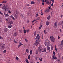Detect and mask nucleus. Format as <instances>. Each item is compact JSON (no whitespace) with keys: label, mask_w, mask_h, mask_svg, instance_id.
<instances>
[{"label":"nucleus","mask_w":63,"mask_h":63,"mask_svg":"<svg viewBox=\"0 0 63 63\" xmlns=\"http://www.w3.org/2000/svg\"><path fill=\"white\" fill-rule=\"evenodd\" d=\"M4 31L5 32H7L8 31V29L5 28L4 29Z\"/></svg>","instance_id":"12"},{"label":"nucleus","mask_w":63,"mask_h":63,"mask_svg":"<svg viewBox=\"0 0 63 63\" xmlns=\"http://www.w3.org/2000/svg\"><path fill=\"white\" fill-rule=\"evenodd\" d=\"M14 42L15 43H17V42H16V41L15 40L14 41Z\"/></svg>","instance_id":"51"},{"label":"nucleus","mask_w":63,"mask_h":63,"mask_svg":"<svg viewBox=\"0 0 63 63\" xmlns=\"http://www.w3.org/2000/svg\"><path fill=\"white\" fill-rule=\"evenodd\" d=\"M35 3V2L33 1H32L31 2V4H34Z\"/></svg>","instance_id":"33"},{"label":"nucleus","mask_w":63,"mask_h":63,"mask_svg":"<svg viewBox=\"0 0 63 63\" xmlns=\"http://www.w3.org/2000/svg\"><path fill=\"white\" fill-rule=\"evenodd\" d=\"M16 59L17 60V61H18V59H19L18 58V57H16Z\"/></svg>","instance_id":"34"},{"label":"nucleus","mask_w":63,"mask_h":63,"mask_svg":"<svg viewBox=\"0 0 63 63\" xmlns=\"http://www.w3.org/2000/svg\"><path fill=\"white\" fill-rule=\"evenodd\" d=\"M22 30H19L20 33H22Z\"/></svg>","instance_id":"37"},{"label":"nucleus","mask_w":63,"mask_h":63,"mask_svg":"<svg viewBox=\"0 0 63 63\" xmlns=\"http://www.w3.org/2000/svg\"><path fill=\"white\" fill-rule=\"evenodd\" d=\"M53 59H54H54H57V58L54 57V56H53Z\"/></svg>","instance_id":"23"},{"label":"nucleus","mask_w":63,"mask_h":63,"mask_svg":"<svg viewBox=\"0 0 63 63\" xmlns=\"http://www.w3.org/2000/svg\"><path fill=\"white\" fill-rule=\"evenodd\" d=\"M51 1H52V2H54V0H50Z\"/></svg>","instance_id":"52"},{"label":"nucleus","mask_w":63,"mask_h":63,"mask_svg":"<svg viewBox=\"0 0 63 63\" xmlns=\"http://www.w3.org/2000/svg\"><path fill=\"white\" fill-rule=\"evenodd\" d=\"M40 35H39V34H37L35 38V40H39V39H40Z\"/></svg>","instance_id":"7"},{"label":"nucleus","mask_w":63,"mask_h":63,"mask_svg":"<svg viewBox=\"0 0 63 63\" xmlns=\"http://www.w3.org/2000/svg\"><path fill=\"white\" fill-rule=\"evenodd\" d=\"M63 24V21H61L59 23V25H62Z\"/></svg>","instance_id":"9"},{"label":"nucleus","mask_w":63,"mask_h":63,"mask_svg":"<svg viewBox=\"0 0 63 63\" xmlns=\"http://www.w3.org/2000/svg\"><path fill=\"white\" fill-rule=\"evenodd\" d=\"M42 4L43 5H44V4H45V3H44V2H42Z\"/></svg>","instance_id":"54"},{"label":"nucleus","mask_w":63,"mask_h":63,"mask_svg":"<svg viewBox=\"0 0 63 63\" xmlns=\"http://www.w3.org/2000/svg\"><path fill=\"white\" fill-rule=\"evenodd\" d=\"M60 46H59V47L60 48H62V47H63V45L62 46V44L60 45Z\"/></svg>","instance_id":"31"},{"label":"nucleus","mask_w":63,"mask_h":63,"mask_svg":"<svg viewBox=\"0 0 63 63\" xmlns=\"http://www.w3.org/2000/svg\"><path fill=\"white\" fill-rule=\"evenodd\" d=\"M12 18L13 19V20H15V18L13 16V17H12Z\"/></svg>","instance_id":"40"},{"label":"nucleus","mask_w":63,"mask_h":63,"mask_svg":"<svg viewBox=\"0 0 63 63\" xmlns=\"http://www.w3.org/2000/svg\"><path fill=\"white\" fill-rule=\"evenodd\" d=\"M3 52L4 53H5V52H6V50H4V51H3Z\"/></svg>","instance_id":"50"},{"label":"nucleus","mask_w":63,"mask_h":63,"mask_svg":"<svg viewBox=\"0 0 63 63\" xmlns=\"http://www.w3.org/2000/svg\"><path fill=\"white\" fill-rule=\"evenodd\" d=\"M44 15V13H42L41 14V16H43Z\"/></svg>","instance_id":"62"},{"label":"nucleus","mask_w":63,"mask_h":63,"mask_svg":"<svg viewBox=\"0 0 63 63\" xmlns=\"http://www.w3.org/2000/svg\"><path fill=\"white\" fill-rule=\"evenodd\" d=\"M47 19H48V20H49L50 18V16H48V17L47 18Z\"/></svg>","instance_id":"16"},{"label":"nucleus","mask_w":63,"mask_h":63,"mask_svg":"<svg viewBox=\"0 0 63 63\" xmlns=\"http://www.w3.org/2000/svg\"><path fill=\"white\" fill-rule=\"evenodd\" d=\"M51 2L50 1L49 2V1H47L46 2V3L47 4H48V5H50V4H51Z\"/></svg>","instance_id":"14"},{"label":"nucleus","mask_w":63,"mask_h":63,"mask_svg":"<svg viewBox=\"0 0 63 63\" xmlns=\"http://www.w3.org/2000/svg\"><path fill=\"white\" fill-rule=\"evenodd\" d=\"M52 12L51 13V16H52Z\"/></svg>","instance_id":"60"},{"label":"nucleus","mask_w":63,"mask_h":63,"mask_svg":"<svg viewBox=\"0 0 63 63\" xmlns=\"http://www.w3.org/2000/svg\"><path fill=\"white\" fill-rule=\"evenodd\" d=\"M38 50L40 52H41L43 51V47L41 46H40L39 47Z\"/></svg>","instance_id":"4"},{"label":"nucleus","mask_w":63,"mask_h":63,"mask_svg":"<svg viewBox=\"0 0 63 63\" xmlns=\"http://www.w3.org/2000/svg\"><path fill=\"white\" fill-rule=\"evenodd\" d=\"M53 54L54 55H55V52H54V51L53 52Z\"/></svg>","instance_id":"46"},{"label":"nucleus","mask_w":63,"mask_h":63,"mask_svg":"<svg viewBox=\"0 0 63 63\" xmlns=\"http://www.w3.org/2000/svg\"><path fill=\"white\" fill-rule=\"evenodd\" d=\"M61 45H62V46H63V40H62L61 41Z\"/></svg>","instance_id":"30"},{"label":"nucleus","mask_w":63,"mask_h":63,"mask_svg":"<svg viewBox=\"0 0 63 63\" xmlns=\"http://www.w3.org/2000/svg\"><path fill=\"white\" fill-rule=\"evenodd\" d=\"M26 32H27V33H28V32H29V30H26Z\"/></svg>","instance_id":"48"},{"label":"nucleus","mask_w":63,"mask_h":63,"mask_svg":"<svg viewBox=\"0 0 63 63\" xmlns=\"http://www.w3.org/2000/svg\"><path fill=\"white\" fill-rule=\"evenodd\" d=\"M50 39L51 40V41L52 42H54L55 40L53 36H51L50 37Z\"/></svg>","instance_id":"3"},{"label":"nucleus","mask_w":63,"mask_h":63,"mask_svg":"<svg viewBox=\"0 0 63 63\" xmlns=\"http://www.w3.org/2000/svg\"><path fill=\"white\" fill-rule=\"evenodd\" d=\"M63 16V15H62H62H61V17H62Z\"/></svg>","instance_id":"59"},{"label":"nucleus","mask_w":63,"mask_h":63,"mask_svg":"<svg viewBox=\"0 0 63 63\" xmlns=\"http://www.w3.org/2000/svg\"><path fill=\"white\" fill-rule=\"evenodd\" d=\"M20 45H19L18 46V48H19V47H20Z\"/></svg>","instance_id":"57"},{"label":"nucleus","mask_w":63,"mask_h":63,"mask_svg":"<svg viewBox=\"0 0 63 63\" xmlns=\"http://www.w3.org/2000/svg\"><path fill=\"white\" fill-rule=\"evenodd\" d=\"M25 61L26 62L28 63H29V62H28V60L27 59H26L25 60Z\"/></svg>","instance_id":"26"},{"label":"nucleus","mask_w":63,"mask_h":63,"mask_svg":"<svg viewBox=\"0 0 63 63\" xmlns=\"http://www.w3.org/2000/svg\"><path fill=\"white\" fill-rule=\"evenodd\" d=\"M9 23H10V24H12L13 23V21H10L9 22Z\"/></svg>","instance_id":"28"},{"label":"nucleus","mask_w":63,"mask_h":63,"mask_svg":"<svg viewBox=\"0 0 63 63\" xmlns=\"http://www.w3.org/2000/svg\"><path fill=\"white\" fill-rule=\"evenodd\" d=\"M45 13H48V12H49V10L48 9L46 10L45 11Z\"/></svg>","instance_id":"15"},{"label":"nucleus","mask_w":63,"mask_h":63,"mask_svg":"<svg viewBox=\"0 0 63 63\" xmlns=\"http://www.w3.org/2000/svg\"><path fill=\"white\" fill-rule=\"evenodd\" d=\"M16 15H18L19 14V12L18 11V10H17L16 11Z\"/></svg>","instance_id":"11"},{"label":"nucleus","mask_w":63,"mask_h":63,"mask_svg":"<svg viewBox=\"0 0 63 63\" xmlns=\"http://www.w3.org/2000/svg\"><path fill=\"white\" fill-rule=\"evenodd\" d=\"M14 16L16 18H17V15L16 14H15L14 15Z\"/></svg>","instance_id":"21"},{"label":"nucleus","mask_w":63,"mask_h":63,"mask_svg":"<svg viewBox=\"0 0 63 63\" xmlns=\"http://www.w3.org/2000/svg\"><path fill=\"white\" fill-rule=\"evenodd\" d=\"M58 39H60V37H59V36H58Z\"/></svg>","instance_id":"56"},{"label":"nucleus","mask_w":63,"mask_h":63,"mask_svg":"<svg viewBox=\"0 0 63 63\" xmlns=\"http://www.w3.org/2000/svg\"><path fill=\"white\" fill-rule=\"evenodd\" d=\"M21 15L22 17L23 18H24V16H23V15L22 14H21Z\"/></svg>","instance_id":"32"},{"label":"nucleus","mask_w":63,"mask_h":63,"mask_svg":"<svg viewBox=\"0 0 63 63\" xmlns=\"http://www.w3.org/2000/svg\"><path fill=\"white\" fill-rule=\"evenodd\" d=\"M43 59V58H41V59H39V60L41 62H42V60Z\"/></svg>","instance_id":"35"},{"label":"nucleus","mask_w":63,"mask_h":63,"mask_svg":"<svg viewBox=\"0 0 63 63\" xmlns=\"http://www.w3.org/2000/svg\"><path fill=\"white\" fill-rule=\"evenodd\" d=\"M46 47H49L50 46V42L48 40H46L44 43Z\"/></svg>","instance_id":"1"},{"label":"nucleus","mask_w":63,"mask_h":63,"mask_svg":"<svg viewBox=\"0 0 63 63\" xmlns=\"http://www.w3.org/2000/svg\"><path fill=\"white\" fill-rule=\"evenodd\" d=\"M23 32H24V33H26V30L25 29H24Z\"/></svg>","instance_id":"39"},{"label":"nucleus","mask_w":63,"mask_h":63,"mask_svg":"<svg viewBox=\"0 0 63 63\" xmlns=\"http://www.w3.org/2000/svg\"><path fill=\"white\" fill-rule=\"evenodd\" d=\"M17 32H15L13 36L14 37H16L17 35Z\"/></svg>","instance_id":"8"},{"label":"nucleus","mask_w":63,"mask_h":63,"mask_svg":"<svg viewBox=\"0 0 63 63\" xmlns=\"http://www.w3.org/2000/svg\"><path fill=\"white\" fill-rule=\"evenodd\" d=\"M9 16V15H8L7 14H5V17H8V16Z\"/></svg>","instance_id":"25"},{"label":"nucleus","mask_w":63,"mask_h":63,"mask_svg":"<svg viewBox=\"0 0 63 63\" xmlns=\"http://www.w3.org/2000/svg\"><path fill=\"white\" fill-rule=\"evenodd\" d=\"M2 18H1V17H0V22H2Z\"/></svg>","instance_id":"24"},{"label":"nucleus","mask_w":63,"mask_h":63,"mask_svg":"<svg viewBox=\"0 0 63 63\" xmlns=\"http://www.w3.org/2000/svg\"><path fill=\"white\" fill-rule=\"evenodd\" d=\"M53 4L52 3L51 4V6H53Z\"/></svg>","instance_id":"61"},{"label":"nucleus","mask_w":63,"mask_h":63,"mask_svg":"<svg viewBox=\"0 0 63 63\" xmlns=\"http://www.w3.org/2000/svg\"><path fill=\"white\" fill-rule=\"evenodd\" d=\"M39 42H40V40H37L35 42V43L34 44V45L36 46L39 45Z\"/></svg>","instance_id":"5"},{"label":"nucleus","mask_w":63,"mask_h":63,"mask_svg":"<svg viewBox=\"0 0 63 63\" xmlns=\"http://www.w3.org/2000/svg\"><path fill=\"white\" fill-rule=\"evenodd\" d=\"M46 31L45 30L44 31V33L45 34H46Z\"/></svg>","instance_id":"47"},{"label":"nucleus","mask_w":63,"mask_h":63,"mask_svg":"<svg viewBox=\"0 0 63 63\" xmlns=\"http://www.w3.org/2000/svg\"><path fill=\"white\" fill-rule=\"evenodd\" d=\"M26 5L27 6H29V4H26Z\"/></svg>","instance_id":"53"},{"label":"nucleus","mask_w":63,"mask_h":63,"mask_svg":"<svg viewBox=\"0 0 63 63\" xmlns=\"http://www.w3.org/2000/svg\"><path fill=\"white\" fill-rule=\"evenodd\" d=\"M7 1L6 0H5L2 2V3H7Z\"/></svg>","instance_id":"22"},{"label":"nucleus","mask_w":63,"mask_h":63,"mask_svg":"<svg viewBox=\"0 0 63 63\" xmlns=\"http://www.w3.org/2000/svg\"><path fill=\"white\" fill-rule=\"evenodd\" d=\"M30 54H32V50H31L30 51Z\"/></svg>","instance_id":"27"},{"label":"nucleus","mask_w":63,"mask_h":63,"mask_svg":"<svg viewBox=\"0 0 63 63\" xmlns=\"http://www.w3.org/2000/svg\"><path fill=\"white\" fill-rule=\"evenodd\" d=\"M38 15H39L38 14V13H37V14H36V15L35 16H36V17H37V16H38Z\"/></svg>","instance_id":"41"},{"label":"nucleus","mask_w":63,"mask_h":63,"mask_svg":"<svg viewBox=\"0 0 63 63\" xmlns=\"http://www.w3.org/2000/svg\"><path fill=\"white\" fill-rule=\"evenodd\" d=\"M35 54H38V51H36V52H35Z\"/></svg>","instance_id":"19"},{"label":"nucleus","mask_w":63,"mask_h":63,"mask_svg":"<svg viewBox=\"0 0 63 63\" xmlns=\"http://www.w3.org/2000/svg\"><path fill=\"white\" fill-rule=\"evenodd\" d=\"M19 45L20 46H21L23 45V44H21V43L20 42L19 43Z\"/></svg>","instance_id":"29"},{"label":"nucleus","mask_w":63,"mask_h":63,"mask_svg":"<svg viewBox=\"0 0 63 63\" xmlns=\"http://www.w3.org/2000/svg\"><path fill=\"white\" fill-rule=\"evenodd\" d=\"M0 14L1 15H3V14L0 11Z\"/></svg>","instance_id":"55"},{"label":"nucleus","mask_w":63,"mask_h":63,"mask_svg":"<svg viewBox=\"0 0 63 63\" xmlns=\"http://www.w3.org/2000/svg\"><path fill=\"white\" fill-rule=\"evenodd\" d=\"M0 39H3V37H1V36H0Z\"/></svg>","instance_id":"45"},{"label":"nucleus","mask_w":63,"mask_h":63,"mask_svg":"<svg viewBox=\"0 0 63 63\" xmlns=\"http://www.w3.org/2000/svg\"><path fill=\"white\" fill-rule=\"evenodd\" d=\"M13 15H11L10 16V17H12H12H13Z\"/></svg>","instance_id":"58"},{"label":"nucleus","mask_w":63,"mask_h":63,"mask_svg":"<svg viewBox=\"0 0 63 63\" xmlns=\"http://www.w3.org/2000/svg\"><path fill=\"white\" fill-rule=\"evenodd\" d=\"M55 49L56 51H57V48H56V47H55Z\"/></svg>","instance_id":"49"},{"label":"nucleus","mask_w":63,"mask_h":63,"mask_svg":"<svg viewBox=\"0 0 63 63\" xmlns=\"http://www.w3.org/2000/svg\"><path fill=\"white\" fill-rule=\"evenodd\" d=\"M26 51L27 53H29V50L28 49H26Z\"/></svg>","instance_id":"20"},{"label":"nucleus","mask_w":63,"mask_h":63,"mask_svg":"<svg viewBox=\"0 0 63 63\" xmlns=\"http://www.w3.org/2000/svg\"><path fill=\"white\" fill-rule=\"evenodd\" d=\"M8 13L10 14L11 13V11H10V10H9L8 11Z\"/></svg>","instance_id":"43"},{"label":"nucleus","mask_w":63,"mask_h":63,"mask_svg":"<svg viewBox=\"0 0 63 63\" xmlns=\"http://www.w3.org/2000/svg\"><path fill=\"white\" fill-rule=\"evenodd\" d=\"M50 8H51V6H50L48 7V8H49V9H51Z\"/></svg>","instance_id":"63"},{"label":"nucleus","mask_w":63,"mask_h":63,"mask_svg":"<svg viewBox=\"0 0 63 63\" xmlns=\"http://www.w3.org/2000/svg\"><path fill=\"white\" fill-rule=\"evenodd\" d=\"M47 49L48 50V49H50V47H48V48H47Z\"/></svg>","instance_id":"44"},{"label":"nucleus","mask_w":63,"mask_h":63,"mask_svg":"<svg viewBox=\"0 0 63 63\" xmlns=\"http://www.w3.org/2000/svg\"><path fill=\"white\" fill-rule=\"evenodd\" d=\"M1 47L2 49H4L5 48V44H3L1 46Z\"/></svg>","instance_id":"10"},{"label":"nucleus","mask_w":63,"mask_h":63,"mask_svg":"<svg viewBox=\"0 0 63 63\" xmlns=\"http://www.w3.org/2000/svg\"><path fill=\"white\" fill-rule=\"evenodd\" d=\"M6 20H7V21H8V20H9V19H8V18H7L6 19Z\"/></svg>","instance_id":"64"},{"label":"nucleus","mask_w":63,"mask_h":63,"mask_svg":"<svg viewBox=\"0 0 63 63\" xmlns=\"http://www.w3.org/2000/svg\"><path fill=\"white\" fill-rule=\"evenodd\" d=\"M44 51L45 52H46V48H44V50H43L42 51V52H44Z\"/></svg>","instance_id":"18"},{"label":"nucleus","mask_w":63,"mask_h":63,"mask_svg":"<svg viewBox=\"0 0 63 63\" xmlns=\"http://www.w3.org/2000/svg\"><path fill=\"white\" fill-rule=\"evenodd\" d=\"M57 23L56 22L54 23L53 26L54 28H55L57 27Z\"/></svg>","instance_id":"6"},{"label":"nucleus","mask_w":63,"mask_h":63,"mask_svg":"<svg viewBox=\"0 0 63 63\" xmlns=\"http://www.w3.org/2000/svg\"><path fill=\"white\" fill-rule=\"evenodd\" d=\"M36 35V31L34 33V35Z\"/></svg>","instance_id":"42"},{"label":"nucleus","mask_w":63,"mask_h":63,"mask_svg":"<svg viewBox=\"0 0 63 63\" xmlns=\"http://www.w3.org/2000/svg\"><path fill=\"white\" fill-rule=\"evenodd\" d=\"M30 55H29L28 56V59H29V60L30 59Z\"/></svg>","instance_id":"36"},{"label":"nucleus","mask_w":63,"mask_h":63,"mask_svg":"<svg viewBox=\"0 0 63 63\" xmlns=\"http://www.w3.org/2000/svg\"><path fill=\"white\" fill-rule=\"evenodd\" d=\"M2 9L4 11H6L8 9V7L5 5H4L2 7Z\"/></svg>","instance_id":"2"},{"label":"nucleus","mask_w":63,"mask_h":63,"mask_svg":"<svg viewBox=\"0 0 63 63\" xmlns=\"http://www.w3.org/2000/svg\"><path fill=\"white\" fill-rule=\"evenodd\" d=\"M12 27V25H9L8 26V27L9 28H11Z\"/></svg>","instance_id":"13"},{"label":"nucleus","mask_w":63,"mask_h":63,"mask_svg":"<svg viewBox=\"0 0 63 63\" xmlns=\"http://www.w3.org/2000/svg\"><path fill=\"white\" fill-rule=\"evenodd\" d=\"M46 24L47 25H48L49 24V22L47 21L46 23Z\"/></svg>","instance_id":"17"},{"label":"nucleus","mask_w":63,"mask_h":63,"mask_svg":"<svg viewBox=\"0 0 63 63\" xmlns=\"http://www.w3.org/2000/svg\"><path fill=\"white\" fill-rule=\"evenodd\" d=\"M51 49L52 50H53V46H52L51 47Z\"/></svg>","instance_id":"38"}]
</instances>
